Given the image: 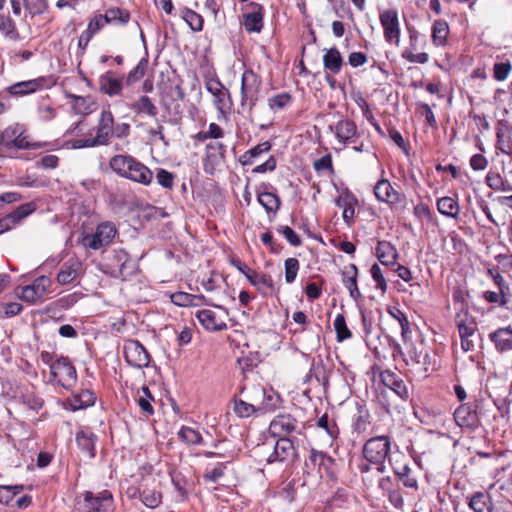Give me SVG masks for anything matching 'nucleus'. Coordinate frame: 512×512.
I'll use <instances>...</instances> for the list:
<instances>
[{
  "instance_id": "28",
  "label": "nucleus",
  "mask_w": 512,
  "mask_h": 512,
  "mask_svg": "<svg viewBox=\"0 0 512 512\" xmlns=\"http://www.w3.org/2000/svg\"><path fill=\"white\" fill-rule=\"evenodd\" d=\"M490 340L495 344L497 351L505 352L512 349V328H498L490 333Z\"/></svg>"
},
{
  "instance_id": "41",
  "label": "nucleus",
  "mask_w": 512,
  "mask_h": 512,
  "mask_svg": "<svg viewBox=\"0 0 512 512\" xmlns=\"http://www.w3.org/2000/svg\"><path fill=\"white\" fill-rule=\"evenodd\" d=\"M203 299V296L193 295L186 292H176L171 295L172 303L181 307L198 306Z\"/></svg>"
},
{
  "instance_id": "6",
  "label": "nucleus",
  "mask_w": 512,
  "mask_h": 512,
  "mask_svg": "<svg viewBox=\"0 0 512 512\" xmlns=\"http://www.w3.org/2000/svg\"><path fill=\"white\" fill-rule=\"evenodd\" d=\"M390 440L387 436H377L369 439L363 447L365 460L376 465L377 473L384 470L383 462L390 451Z\"/></svg>"
},
{
  "instance_id": "39",
  "label": "nucleus",
  "mask_w": 512,
  "mask_h": 512,
  "mask_svg": "<svg viewBox=\"0 0 512 512\" xmlns=\"http://www.w3.org/2000/svg\"><path fill=\"white\" fill-rule=\"evenodd\" d=\"M131 109L139 114H146L150 117H155L158 114L157 107L146 95L139 97V99L131 105Z\"/></svg>"
},
{
  "instance_id": "37",
  "label": "nucleus",
  "mask_w": 512,
  "mask_h": 512,
  "mask_svg": "<svg viewBox=\"0 0 512 512\" xmlns=\"http://www.w3.org/2000/svg\"><path fill=\"white\" fill-rule=\"evenodd\" d=\"M104 16L106 23L111 25L124 26L130 20V12L119 7L108 8Z\"/></svg>"
},
{
  "instance_id": "1",
  "label": "nucleus",
  "mask_w": 512,
  "mask_h": 512,
  "mask_svg": "<svg viewBox=\"0 0 512 512\" xmlns=\"http://www.w3.org/2000/svg\"><path fill=\"white\" fill-rule=\"evenodd\" d=\"M110 167L118 175L143 185H149L153 180L152 171L129 155L114 156Z\"/></svg>"
},
{
  "instance_id": "11",
  "label": "nucleus",
  "mask_w": 512,
  "mask_h": 512,
  "mask_svg": "<svg viewBox=\"0 0 512 512\" xmlns=\"http://www.w3.org/2000/svg\"><path fill=\"white\" fill-rule=\"evenodd\" d=\"M51 285V279L43 275L36 278L33 283L22 287L18 296L24 302L35 304L43 300Z\"/></svg>"
},
{
  "instance_id": "63",
  "label": "nucleus",
  "mask_w": 512,
  "mask_h": 512,
  "mask_svg": "<svg viewBox=\"0 0 512 512\" xmlns=\"http://www.w3.org/2000/svg\"><path fill=\"white\" fill-rule=\"evenodd\" d=\"M511 69L510 62L495 63L493 67L494 78L498 81L506 80Z\"/></svg>"
},
{
  "instance_id": "21",
  "label": "nucleus",
  "mask_w": 512,
  "mask_h": 512,
  "mask_svg": "<svg viewBox=\"0 0 512 512\" xmlns=\"http://www.w3.org/2000/svg\"><path fill=\"white\" fill-rule=\"evenodd\" d=\"M73 111L81 116H87L95 112L98 108L97 102L92 96H78L67 94Z\"/></svg>"
},
{
  "instance_id": "38",
  "label": "nucleus",
  "mask_w": 512,
  "mask_h": 512,
  "mask_svg": "<svg viewBox=\"0 0 512 512\" xmlns=\"http://www.w3.org/2000/svg\"><path fill=\"white\" fill-rule=\"evenodd\" d=\"M404 345V360L408 365H417L420 359H423V353L426 349L423 342H420L417 345L413 344L412 342H406Z\"/></svg>"
},
{
  "instance_id": "10",
  "label": "nucleus",
  "mask_w": 512,
  "mask_h": 512,
  "mask_svg": "<svg viewBox=\"0 0 512 512\" xmlns=\"http://www.w3.org/2000/svg\"><path fill=\"white\" fill-rule=\"evenodd\" d=\"M52 377L66 389L73 387L77 381L76 369L67 357H60L50 366Z\"/></svg>"
},
{
  "instance_id": "12",
  "label": "nucleus",
  "mask_w": 512,
  "mask_h": 512,
  "mask_svg": "<svg viewBox=\"0 0 512 512\" xmlns=\"http://www.w3.org/2000/svg\"><path fill=\"white\" fill-rule=\"evenodd\" d=\"M380 24L383 28L384 38L395 46L400 45V23L398 12L395 9H386L379 14Z\"/></svg>"
},
{
  "instance_id": "57",
  "label": "nucleus",
  "mask_w": 512,
  "mask_h": 512,
  "mask_svg": "<svg viewBox=\"0 0 512 512\" xmlns=\"http://www.w3.org/2000/svg\"><path fill=\"white\" fill-rule=\"evenodd\" d=\"M148 66V59L142 58L137 66L130 71V73L127 76V84L131 85L137 81H139L145 74V71Z\"/></svg>"
},
{
  "instance_id": "25",
  "label": "nucleus",
  "mask_w": 512,
  "mask_h": 512,
  "mask_svg": "<svg viewBox=\"0 0 512 512\" xmlns=\"http://www.w3.org/2000/svg\"><path fill=\"white\" fill-rule=\"evenodd\" d=\"M82 264L77 259H70L65 262L56 277L58 284L67 285L75 280L81 272Z\"/></svg>"
},
{
  "instance_id": "53",
  "label": "nucleus",
  "mask_w": 512,
  "mask_h": 512,
  "mask_svg": "<svg viewBox=\"0 0 512 512\" xmlns=\"http://www.w3.org/2000/svg\"><path fill=\"white\" fill-rule=\"evenodd\" d=\"M141 501L148 508H156L162 501V495L154 489H144L141 493Z\"/></svg>"
},
{
  "instance_id": "32",
  "label": "nucleus",
  "mask_w": 512,
  "mask_h": 512,
  "mask_svg": "<svg viewBox=\"0 0 512 512\" xmlns=\"http://www.w3.org/2000/svg\"><path fill=\"white\" fill-rule=\"evenodd\" d=\"M96 435L88 430H80L76 433V442L78 447L88 454L89 458L95 456Z\"/></svg>"
},
{
  "instance_id": "26",
  "label": "nucleus",
  "mask_w": 512,
  "mask_h": 512,
  "mask_svg": "<svg viewBox=\"0 0 512 512\" xmlns=\"http://www.w3.org/2000/svg\"><path fill=\"white\" fill-rule=\"evenodd\" d=\"M330 129L334 131L339 142L344 145L348 144L351 139L357 135V126L349 119L338 121L334 128L330 126Z\"/></svg>"
},
{
  "instance_id": "17",
  "label": "nucleus",
  "mask_w": 512,
  "mask_h": 512,
  "mask_svg": "<svg viewBox=\"0 0 512 512\" xmlns=\"http://www.w3.org/2000/svg\"><path fill=\"white\" fill-rule=\"evenodd\" d=\"M358 203L356 196L348 189L341 191L340 195L336 198L335 204L343 209L342 217L347 225H351L355 216V207Z\"/></svg>"
},
{
  "instance_id": "18",
  "label": "nucleus",
  "mask_w": 512,
  "mask_h": 512,
  "mask_svg": "<svg viewBox=\"0 0 512 512\" xmlns=\"http://www.w3.org/2000/svg\"><path fill=\"white\" fill-rule=\"evenodd\" d=\"M297 426V420L291 415H278L272 420L270 431L274 436L282 438L296 431Z\"/></svg>"
},
{
  "instance_id": "5",
  "label": "nucleus",
  "mask_w": 512,
  "mask_h": 512,
  "mask_svg": "<svg viewBox=\"0 0 512 512\" xmlns=\"http://www.w3.org/2000/svg\"><path fill=\"white\" fill-rule=\"evenodd\" d=\"M112 508V495L103 491L97 495L86 491L76 497L77 512H108Z\"/></svg>"
},
{
  "instance_id": "34",
  "label": "nucleus",
  "mask_w": 512,
  "mask_h": 512,
  "mask_svg": "<svg viewBox=\"0 0 512 512\" xmlns=\"http://www.w3.org/2000/svg\"><path fill=\"white\" fill-rule=\"evenodd\" d=\"M100 90L109 96L119 95L122 90V81L115 78L112 72H107L100 77Z\"/></svg>"
},
{
  "instance_id": "13",
  "label": "nucleus",
  "mask_w": 512,
  "mask_h": 512,
  "mask_svg": "<svg viewBox=\"0 0 512 512\" xmlns=\"http://www.w3.org/2000/svg\"><path fill=\"white\" fill-rule=\"evenodd\" d=\"M124 356L128 364L135 368L147 367L150 356L144 346L136 340H128L124 344Z\"/></svg>"
},
{
  "instance_id": "30",
  "label": "nucleus",
  "mask_w": 512,
  "mask_h": 512,
  "mask_svg": "<svg viewBox=\"0 0 512 512\" xmlns=\"http://www.w3.org/2000/svg\"><path fill=\"white\" fill-rule=\"evenodd\" d=\"M437 210L445 217L458 219L460 214V205L456 199L444 196L437 200Z\"/></svg>"
},
{
  "instance_id": "20",
  "label": "nucleus",
  "mask_w": 512,
  "mask_h": 512,
  "mask_svg": "<svg viewBox=\"0 0 512 512\" xmlns=\"http://www.w3.org/2000/svg\"><path fill=\"white\" fill-rule=\"evenodd\" d=\"M358 269L355 264H348L342 270V283L348 289L349 295L355 301L363 298L357 284Z\"/></svg>"
},
{
  "instance_id": "61",
  "label": "nucleus",
  "mask_w": 512,
  "mask_h": 512,
  "mask_svg": "<svg viewBox=\"0 0 512 512\" xmlns=\"http://www.w3.org/2000/svg\"><path fill=\"white\" fill-rule=\"evenodd\" d=\"M371 276L376 282V288L380 289L383 293L387 290V282L385 280L382 269L378 264H373L370 269Z\"/></svg>"
},
{
  "instance_id": "14",
  "label": "nucleus",
  "mask_w": 512,
  "mask_h": 512,
  "mask_svg": "<svg viewBox=\"0 0 512 512\" xmlns=\"http://www.w3.org/2000/svg\"><path fill=\"white\" fill-rule=\"evenodd\" d=\"M297 458L296 449L293 441L290 438H279L275 445L273 452L268 456V463L281 462L290 464Z\"/></svg>"
},
{
  "instance_id": "8",
  "label": "nucleus",
  "mask_w": 512,
  "mask_h": 512,
  "mask_svg": "<svg viewBox=\"0 0 512 512\" xmlns=\"http://www.w3.org/2000/svg\"><path fill=\"white\" fill-rule=\"evenodd\" d=\"M117 234L115 225L111 222L100 223L95 232L86 234L82 238V245L85 248L98 250L112 242Z\"/></svg>"
},
{
  "instance_id": "35",
  "label": "nucleus",
  "mask_w": 512,
  "mask_h": 512,
  "mask_svg": "<svg viewBox=\"0 0 512 512\" xmlns=\"http://www.w3.org/2000/svg\"><path fill=\"white\" fill-rule=\"evenodd\" d=\"M454 419L460 427H473L476 425L477 416L470 406L461 405L454 412Z\"/></svg>"
},
{
  "instance_id": "42",
  "label": "nucleus",
  "mask_w": 512,
  "mask_h": 512,
  "mask_svg": "<svg viewBox=\"0 0 512 512\" xmlns=\"http://www.w3.org/2000/svg\"><path fill=\"white\" fill-rule=\"evenodd\" d=\"M258 202L264 207L267 213H276L279 208L281 201L279 197L271 192H262L258 194Z\"/></svg>"
},
{
  "instance_id": "19",
  "label": "nucleus",
  "mask_w": 512,
  "mask_h": 512,
  "mask_svg": "<svg viewBox=\"0 0 512 512\" xmlns=\"http://www.w3.org/2000/svg\"><path fill=\"white\" fill-rule=\"evenodd\" d=\"M380 379L383 385L393 391L400 399L407 400L409 398V391L406 385L396 373L390 370L382 371Z\"/></svg>"
},
{
  "instance_id": "27",
  "label": "nucleus",
  "mask_w": 512,
  "mask_h": 512,
  "mask_svg": "<svg viewBox=\"0 0 512 512\" xmlns=\"http://www.w3.org/2000/svg\"><path fill=\"white\" fill-rule=\"evenodd\" d=\"M497 148L504 154L512 155V137L508 124L499 121L496 126Z\"/></svg>"
},
{
  "instance_id": "51",
  "label": "nucleus",
  "mask_w": 512,
  "mask_h": 512,
  "mask_svg": "<svg viewBox=\"0 0 512 512\" xmlns=\"http://www.w3.org/2000/svg\"><path fill=\"white\" fill-rule=\"evenodd\" d=\"M271 149V144L268 141L262 142L255 147L251 148L250 150L246 151L245 154L242 156V164L243 165H250L252 164V161L254 158L258 157L262 153L268 152Z\"/></svg>"
},
{
  "instance_id": "45",
  "label": "nucleus",
  "mask_w": 512,
  "mask_h": 512,
  "mask_svg": "<svg viewBox=\"0 0 512 512\" xmlns=\"http://www.w3.org/2000/svg\"><path fill=\"white\" fill-rule=\"evenodd\" d=\"M469 506L474 512H492L490 498L483 493L473 495L470 499Z\"/></svg>"
},
{
  "instance_id": "62",
  "label": "nucleus",
  "mask_w": 512,
  "mask_h": 512,
  "mask_svg": "<svg viewBox=\"0 0 512 512\" xmlns=\"http://www.w3.org/2000/svg\"><path fill=\"white\" fill-rule=\"evenodd\" d=\"M277 232L282 234L292 246H300L301 239L298 234L289 226H279Z\"/></svg>"
},
{
  "instance_id": "23",
  "label": "nucleus",
  "mask_w": 512,
  "mask_h": 512,
  "mask_svg": "<svg viewBox=\"0 0 512 512\" xmlns=\"http://www.w3.org/2000/svg\"><path fill=\"white\" fill-rule=\"evenodd\" d=\"M251 12L244 15L243 25L248 32L259 33L263 27L264 9L258 3H250Z\"/></svg>"
},
{
  "instance_id": "64",
  "label": "nucleus",
  "mask_w": 512,
  "mask_h": 512,
  "mask_svg": "<svg viewBox=\"0 0 512 512\" xmlns=\"http://www.w3.org/2000/svg\"><path fill=\"white\" fill-rule=\"evenodd\" d=\"M105 25H107L105 16L102 14H97L89 21L86 31L94 36Z\"/></svg>"
},
{
  "instance_id": "56",
  "label": "nucleus",
  "mask_w": 512,
  "mask_h": 512,
  "mask_svg": "<svg viewBox=\"0 0 512 512\" xmlns=\"http://www.w3.org/2000/svg\"><path fill=\"white\" fill-rule=\"evenodd\" d=\"M285 281L287 283H293L297 277L300 264L296 258H288L285 260Z\"/></svg>"
},
{
  "instance_id": "44",
  "label": "nucleus",
  "mask_w": 512,
  "mask_h": 512,
  "mask_svg": "<svg viewBox=\"0 0 512 512\" xmlns=\"http://www.w3.org/2000/svg\"><path fill=\"white\" fill-rule=\"evenodd\" d=\"M449 34V27L446 21L436 20L432 28V40L436 46H442L445 44L447 36Z\"/></svg>"
},
{
  "instance_id": "48",
  "label": "nucleus",
  "mask_w": 512,
  "mask_h": 512,
  "mask_svg": "<svg viewBox=\"0 0 512 512\" xmlns=\"http://www.w3.org/2000/svg\"><path fill=\"white\" fill-rule=\"evenodd\" d=\"M181 18L193 31H201L203 29V18L195 11L184 8L181 10Z\"/></svg>"
},
{
  "instance_id": "36",
  "label": "nucleus",
  "mask_w": 512,
  "mask_h": 512,
  "mask_svg": "<svg viewBox=\"0 0 512 512\" xmlns=\"http://www.w3.org/2000/svg\"><path fill=\"white\" fill-rule=\"evenodd\" d=\"M396 248L387 241H380L377 245V257L386 266L393 265L397 259Z\"/></svg>"
},
{
  "instance_id": "31",
  "label": "nucleus",
  "mask_w": 512,
  "mask_h": 512,
  "mask_svg": "<svg viewBox=\"0 0 512 512\" xmlns=\"http://www.w3.org/2000/svg\"><path fill=\"white\" fill-rule=\"evenodd\" d=\"M343 64V58L337 48L333 47L326 50L323 55V65L326 70L336 75L341 71Z\"/></svg>"
},
{
  "instance_id": "16",
  "label": "nucleus",
  "mask_w": 512,
  "mask_h": 512,
  "mask_svg": "<svg viewBox=\"0 0 512 512\" xmlns=\"http://www.w3.org/2000/svg\"><path fill=\"white\" fill-rule=\"evenodd\" d=\"M374 194L380 202L394 207L402 202L404 195L397 191L387 179L379 180L374 187Z\"/></svg>"
},
{
  "instance_id": "9",
  "label": "nucleus",
  "mask_w": 512,
  "mask_h": 512,
  "mask_svg": "<svg viewBox=\"0 0 512 512\" xmlns=\"http://www.w3.org/2000/svg\"><path fill=\"white\" fill-rule=\"evenodd\" d=\"M199 323L208 331H222L227 328V310L222 306H216V310L202 309L196 312Z\"/></svg>"
},
{
  "instance_id": "40",
  "label": "nucleus",
  "mask_w": 512,
  "mask_h": 512,
  "mask_svg": "<svg viewBox=\"0 0 512 512\" xmlns=\"http://www.w3.org/2000/svg\"><path fill=\"white\" fill-rule=\"evenodd\" d=\"M252 402H246L241 399H237L234 401V413L240 418H248L253 414H259L258 409H256L257 404L255 403L254 396L251 398Z\"/></svg>"
},
{
  "instance_id": "47",
  "label": "nucleus",
  "mask_w": 512,
  "mask_h": 512,
  "mask_svg": "<svg viewBox=\"0 0 512 512\" xmlns=\"http://www.w3.org/2000/svg\"><path fill=\"white\" fill-rule=\"evenodd\" d=\"M36 210V204L34 202H28L18 206L8 216L11 218L14 226L18 225L23 219L28 217Z\"/></svg>"
},
{
  "instance_id": "46",
  "label": "nucleus",
  "mask_w": 512,
  "mask_h": 512,
  "mask_svg": "<svg viewBox=\"0 0 512 512\" xmlns=\"http://www.w3.org/2000/svg\"><path fill=\"white\" fill-rule=\"evenodd\" d=\"M96 397L90 390H83L73 397L71 406L74 410L84 409L95 403Z\"/></svg>"
},
{
  "instance_id": "4",
  "label": "nucleus",
  "mask_w": 512,
  "mask_h": 512,
  "mask_svg": "<svg viewBox=\"0 0 512 512\" xmlns=\"http://www.w3.org/2000/svg\"><path fill=\"white\" fill-rule=\"evenodd\" d=\"M262 85V80L252 69H246L241 77V107L252 112L255 107Z\"/></svg>"
},
{
  "instance_id": "15",
  "label": "nucleus",
  "mask_w": 512,
  "mask_h": 512,
  "mask_svg": "<svg viewBox=\"0 0 512 512\" xmlns=\"http://www.w3.org/2000/svg\"><path fill=\"white\" fill-rule=\"evenodd\" d=\"M205 87L213 95V103L216 109L221 114H224L226 109L228 108L227 100L230 98L229 91L216 77L207 78L205 81Z\"/></svg>"
},
{
  "instance_id": "3",
  "label": "nucleus",
  "mask_w": 512,
  "mask_h": 512,
  "mask_svg": "<svg viewBox=\"0 0 512 512\" xmlns=\"http://www.w3.org/2000/svg\"><path fill=\"white\" fill-rule=\"evenodd\" d=\"M114 132V117L109 110H103L100 114L96 135L89 139H79L74 141L73 147L80 149L85 147H95L105 145L109 142Z\"/></svg>"
},
{
  "instance_id": "50",
  "label": "nucleus",
  "mask_w": 512,
  "mask_h": 512,
  "mask_svg": "<svg viewBox=\"0 0 512 512\" xmlns=\"http://www.w3.org/2000/svg\"><path fill=\"white\" fill-rule=\"evenodd\" d=\"M153 401L154 397L152 396L149 388L147 386H143L141 388V394L139 393L137 396V403L141 410L147 415H152L154 413L152 406Z\"/></svg>"
},
{
  "instance_id": "59",
  "label": "nucleus",
  "mask_w": 512,
  "mask_h": 512,
  "mask_svg": "<svg viewBox=\"0 0 512 512\" xmlns=\"http://www.w3.org/2000/svg\"><path fill=\"white\" fill-rule=\"evenodd\" d=\"M317 426L325 430V432L331 437L336 438L339 434L338 427L335 422L330 423L327 414L322 415L318 421Z\"/></svg>"
},
{
  "instance_id": "7",
  "label": "nucleus",
  "mask_w": 512,
  "mask_h": 512,
  "mask_svg": "<svg viewBox=\"0 0 512 512\" xmlns=\"http://www.w3.org/2000/svg\"><path fill=\"white\" fill-rule=\"evenodd\" d=\"M455 324L461 339V347L465 352L474 349L473 337L477 331V322L467 310H461L455 316Z\"/></svg>"
},
{
  "instance_id": "29",
  "label": "nucleus",
  "mask_w": 512,
  "mask_h": 512,
  "mask_svg": "<svg viewBox=\"0 0 512 512\" xmlns=\"http://www.w3.org/2000/svg\"><path fill=\"white\" fill-rule=\"evenodd\" d=\"M248 281L255 286L261 293L268 294L274 290V284L271 276L266 274H260L256 271L248 269L246 273Z\"/></svg>"
},
{
  "instance_id": "49",
  "label": "nucleus",
  "mask_w": 512,
  "mask_h": 512,
  "mask_svg": "<svg viewBox=\"0 0 512 512\" xmlns=\"http://www.w3.org/2000/svg\"><path fill=\"white\" fill-rule=\"evenodd\" d=\"M178 437L188 445H199L203 442L200 432L188 426H183L179 430Z\"/></svg>"
},
{
  "instance_id": "55",
  "label": "nucleus",
  "mask_w": 512,
  "mask_h": 512,
  "mask_svg": "<svg viewBox=\"0 0 512 512\" xmlns=\"http://www.w3.org/2000/svg\"><path fill=\"white\" fill-rule=\"evenodd\" d=\"M495 281L496 283L499 285V289H500V292L497 293V292H494V291H486L484 293V299L487 301V302H490V303H500V304H505V301L502 300V298L504 297V291H503V288H504V280H503V277L501 275H497V277L495 278Z\"/></svg>"
},
{
  "instance_id": "58",
  "label": "nucleus",
  "mask_w": 512,
  "mask_h": 512,
  "mask_svg": "<svg viewBox=\"0 0 512 512\" xmlns=\"http://www.w3.org/2000/svg\"><path fill=\"white\" fill-rule=\"evenodd\" d=\"M291 102V96L288 93L275 95L268 100L269 107L274 111H279L288 106Z\"/></svg>"
},
{
  "instance_id": "54",
  "label": "nucleus",
  "mask_w": 512,
  "mask_h": 512,
  "mask_svg": "<svg viewBox=\"0 0 512 512\" xmlns=\"http://www.w3.org/2000/svg\"><path fill=\"white\" fill-rule=\"evenodd\" d=\"M334 329L336 331V338L339 342L347 340L352 337L351 331L348 329L345 317L338 314L334 320Z\"/></svg>"
},
{
  "instance_id": "43",
  "label": "nucleus",
  "mask_w": 512,
  "mask_h": 512,
  "mask_svg": "<svg viewBox=\"0 0 512 512\" xmlns=\"http://www.w3.org/2000/svg\"><path fill=\"white\" fill-rule=\"evenodd\" d=\"M0 31L10 40L18 41L20 39L15 22L4 14H0Z\"/></svg>"
},
{
  "instance_id": "60",
  "label": "nucleus",
  "mask_w": 512,
  "mask_h": 512,
  "mask_svg": "<svg viewBox=\"0 0 512 512\" xmlns=\"http://www.w3.org/2000/svg\"><path fill=\"white\" fill-rule=\"evenodd\" d=\"M25 8L31 15H39L46 11L48 7L47 0H24Z\"/></svg>"
},
{
  "instance_id": "24",
  "label": "nucleus",
  "mask_w": 512,
  "mask_h": 512,
  "mask_svg": "<svg viewBox=\"0 0 512 512\" xmlns=\"http://www.w3.org/2000/svg\"><path fill=\"white\" fill-rule=\"evenodd\" d=\"M43 85V80L31 79L14 83L6 88L7 93L12 97H23L38 91Z\"/></svg>"
},
{
  "instance_id": "2",
  "label": "nucleus",
  "mask_w": 512,
  "mask_h": 512,
  "mask_svg": "<svg viewBox=\"0 0 512 512\" xmlns=\"http://www.w3.org/2000/svg\"><path fill=\"white\" fill-rule=\"evenodd\" d=\"M0 144L22 150H36L42 143L33 141L26 127L20 123H13L0 131Z\"/></svg>"
},
{
  "instance_id": "33",
  "label": "nucleus",
  "mask_w": 512,
  "mask_h": 512,
  "mask_svg": "<svg viewBox=\"0 0 512 512\" xmlns=\"http://www.w3.org/2000/svg\"><path fill=\"white\" fill-rule=\"evenodd\" d=\"M334 464L333 459L328 456L324 452L312 450L308 460L306 461V466L313 468H317L319 473H321L322 470L329 471L332 465Z\"/></svg>"
},
{
  "instance_id": "22",
  "label": "nucleus",
  "mask_w": 512,
  "mask_h": 512,
  "mask_svg": "<svg viewBox=\"0 0 512 512\" xmlns=\"http://www.w3.org/2000/svg\"><path fill=\"white\" fill-rule=\"evenodd\" d=\"M254 399L259 414L274 411L278 406V397L272 391L268 392L263 388L255 389Z\"/></svg>"
},
{
  "instance_id": "52",
  "label": "nucleus",
  "mask_w": 512,
  "mask_h": 512,
  "mask_svg": "<svg viewBox=\"0 0 512 512\" xmlns=\"http://www.w3.org/2000/svg\"><path fill=\"white\" fill-rule=\"evenodd\" d=\"M395 473L404 486L417 489V479L412 474L411 468H409L407 465H403L402 467L395 469Z\"/></svg>"
}]
</instances>
